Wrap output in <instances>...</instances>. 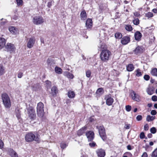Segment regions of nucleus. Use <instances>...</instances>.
<instances>
[{
	"label": "nucleus",
	"mask_w": 157,
	"mask_h": 157,
	"mask_svg": "<svg viewBox=\"0 0 157 157\" xmlns=\"http://www.w3.org/2000/svg\"><path fill=\"white\" fill-rule=\"evenodd\" d=\"M104 93L103 89L102 88H98L96 91V93L99 95H101Z\"/></svg>",
	"instance_id": "nucleus-32"
},
{
	"label": "nucleus",
	"mask_w": 157,
	"mask_h": 157,
	"mask_svg": "<svg viewBox=\"0 0 157 157\" xmlns=\"http://www.w3.org/2000/svg\"><path fill=\"white\" fill-rule=\"evenodd\" d=\"M152 100L154 101H157V96L155 95L153 96L151 98Z\"/></svg>",
	"instance_id": "nucleus-51"
},
{
	"label": "nucleus",
	"mask_w": 157,
	"mask_h": 157,
	"mask_svg": "<svg viewBox=\"0 0 157 157\" xmlns=\"http://www.w3.org/2000/svg\"><path fill=\"white\" fill-rule=\"evenodd\" d=\"M2 99L5 107L7 108H10L11 105L10 98L6 93H3L1 95Z\"/></svg>",
	"instance_id": "nucleus-3"
},
{
	"label": "nucleus",
	"mask_w": 157,
	"mask_h": 157,
	"mask_svg": "<svg viewBox=\"0 0 157 157\" xmlns=\"http://www.w3.org/2000/svg\"><path fill=\"white\" fill-rule=\"evenodd\" d=\"M16 2L18 6L22 5L23 1L22 0H16Z\"/></svg>",
	"instance_id": "nucleus-48"
},
{
	"label": "nucleus",
	"mask_w": 157,
	"mask_h": 157,
	"mask_svg": "<svg viewBox=\"0 0 157 157\" xmlns=\"http://www.w3.org/2000/svg\"><path fill=\"white\" fill-rule=\"evenodd\" d=\"M105 99L106 100V104L107 105H111L112 104L113 102V99L111 98L110 95L106 96Z\"/></svg>",
	"instance_id": "nucleus-11"
},
{
	"label": "nucleus",
	"mask_w": 157,
	"mask_h": 157,
	"mask_svg": "<svg viewBox=\"0 0 157 157\" xmlns=\"http://www.w3.org/2000/svg\"><path fill=\"white\" fill-rule=\"evenodd\" d=\"M86 129V127L84 126L80 130H78L77 132V135L79 136L82 135L84 133H85V131Z\"/></svg>",
	"instance_id": "nucleus-21"
},
{
	"label": "nucleus",
	"mask_w": 157,
	"mask_h": 157,
	"mask_svg": "<svg viewBox=\"0 0 157 157\" xmlns=\"http://www.w3.org/2000/svg\"><path fill=\"white\" fill-rule=\"evenodd\" d=\"M150 131L151 133L155 134L156 132V129L155 127H153L150 129Z\"/></svg>",
	"instance_id": "nucleus-42"
},
{
	"label": "nucleus",
	"mask_w": 157,
	"mask_h": 157,
	"mask_svg": "<svg viewBox=\"0 0 157 157\" xmlns=\"http://www.w3.org/2000/svg\"><path fill=\"white\" fill-rule=\"evenodd\" d=\"M127 148L128 150H131L132 149L130 145H128L127 146Z\"/></svg>",
	"instance_id": "nucleus-63"
},
{
	"label": "nucleus",
	"mask_w": 157,
	"mask_h": 157,
	"mask_svg": "<svg viewBox=\"0 0 157 157\" xmlns=\"http://www.w3.org/2000/svg\"><path fill=\"white\" fill-rule=\"evenodd\" d=\"M125 154L128 156V157H132V155L130 152H127L125 153Z\"/></svg>",
	"instance_id": "nucleus-58"
},
{
	"label": "nucleus",
	"mask_w": 157,
	"mask_h": 157,
	"mask_svg": "<svg viewBox=\"0 0 157 157\" xmlns=\"http://www.w3.org/2000/svg\"><path fill=\"white\" fill-rule=\"evenodd\" d=\"M6 44V40L2 37H0V49L2 48Z\"/></svg>",
	"instance_id": "nucleus-23"
},
{
	"label": "nucleus",
	"mask_w": 157,
	"mask_h": 157,
	"mask_svg": "<svg viewBox=\"0 0 157 157\" xmlns=\"http://www.w3.org/2000/svg\"><path fill=\"white\" fill-rule=\"evenodd\" d=\"M127 70L128 71H131L134 69V67L132 64H129L127 66Z\"/></svg>",
	"instance_id": "nucleus-26"
},
{
	"label": "nucleus",
	"mask_w": 157,
	"mask_h": 157,
	"mask_svg": "<svg viewBox=\"0 0 157 157\" xmlns=\"http://www.w3.org/2000/svg\"><path fill=\"white\" fill-rule=\"evenodd\" d=\"M151 74L153 76H157V69L154 68L152 69L151 71Z\"/></svg>",
	"instance_id": "nucleus-35"
},
{
	"label": "nucleus",
	"mask_w": 157,
	"mask_h": 157,
	"mask_svg": "<svg viewBox=\"0 0 157 157\" xmlns=\"http://www.w3.org/2000/svg\"><path fill=\"white\" fill-rule=\"evenodd\" d=\"M157 156V148L153 152L151 157H156Z\"/></svg>",
	"instance_id": "nucleus-40"
},
{
	"label": "nucleus",
	"mask_w": 157,
	"mask_h": 157,
	"mask_svg": "<svg viewBox=\"0 0 157 157\" xmlns=\"http://www.w3.org/2000/svg\"><path fill=\"white\" fill-rule=\"evenodd\" d=\"M66 76L69 78L72 79L74 78L73 75L68 72H65Z\"/></svg>",
	"instance_id": "nucleus-33"
},
{
	"label": "nucleus",
	"mask_w": 157,
	"mask_h": 157,
	"mask_svg": "<svg viewBox=\"0 0 157 157\" xmlns=\"http://www.w3.org/2000/svg\"><path fill=\"white\" fill-rule=\"evenodd\" d=\"M6 48L8 51H10L11 52L13 51L15 49L14 45L11 43H7L6 45Z\"/></svg>",
	"instance_id": "nucleus-12"
},
{
	"label": "nucleus",
	"mask_w": 157,
	"mask_h": 157,
	"mask_svg": "<svg viewBox=\"0 0 157 157\" xmlns=\"http://www.w3.org/2000/svg\"><path fill=\"white\" fill-rule=\"evenodd\" d=\"M64 68L66 70L69 71L70 70V66L69 65H66L65 67H64Z\"/></svg>",
	"instance_id": "nucleus-60"
},
{
	"label": "nucleus",
	"mask_w": 157,
	"mask_h": 157,
	"mask_svg": "<svg viewBox=\"0 0 157 157\" xmlns=\"http://www.w3.org/2000/svg\"><path fill=\"white\" fill-rule=\"evenodd\" d=\"M111 52L107 49L102 50L100 54L101 60L104 62H107L110 58Z\"/></svg>",
	"instance_id": "nucleus-2"
},
{
	"label": "nucleus",
	"mask_w": 157,
	"mask_h": 157,
	"mask_svg": "<svg viewBox=\"0 0 157 157\" xmlns=\"http://www.w3.org/2000/svg\"><path fill=\"white\" fill-rule=\"evenodd\" d=\"M136 75L137 77H140L142 75L141 72L140 71V70L139 69H137L136 71Z\"/></svg>",
	"instance_id": "nucleus-39"
},
{
	"label": "nucleus",
	"mask_w": 157,
	"mask_h": 157,
	"mask_svg": "<svg viewBox=\"0 0 157 157\" xmlns=\"http://www.w3.org/2000/svg\"><path fill=\"white\" fill-rule=\"evenodd\" d=\"M37 115L40 117H42L44 116V104L41 102L38 103L37 106Z\"/></svg>",
	"instance_id": "nucleus-4"
},
{
	"label": "nucleus",
	"mask_w": 157,
	"mask_h": 157,
	"mask_svg": "<svg viewBox=\"0 0 157 157\" xmlns=\"http://www.w3.org/2000/svg\"><path fill=\"white\" fill-rule=\"evenodd\" d=\"M6 72L5 68L4 66L1 64H0V76L3 75Z\"/></svg>",
	"instance_id": "nucleus-24"
},
{
	"label": "nucleus",
	"mask_w": 157,
	"mask_h": 157,
	"mask_svg": "<svg viewBox=\"0 0 157 157\" xmlns=\"http://www.w3.org/2000/svg\"><path fill=\"white\" fill-rule=\"evenodd\" d=\"M134 15L136 17H138L140 15V14L137 12L134 13Z\"/></svg>",
	"instance_id": "nucleus-62"
},
{
	"label": "nucleus",
	"mask_w": 157,
	"mask_h": 157,
	"mask_svg": "<svg viewBox=\"0 0 157 157\" xmlns=\"http://www.w3.org/2000/svg\"><path fill=\"white\" fill-rule=\"evenodd\" d=\"M4 146V143L0 139V149H2Z\"/></svg>",
	"instance_id": "nucleus-56"
},
{
	"label": "nucleus",
	"mask_w": 157,
	"mask_h": 157,
	"mask_svg": "<svg viewBox=\"0 0 157 157\" xmlns=\"http://www.w3.org/2000/svg\"><path fill=\"white\" fill-rule=\"evenodd\" d=\"M20 113L21 111L19 109H17V110H16V116L18 118V119L20 118Z\"/></svg>",
	"instance_id": "nucleus-37"
},
{
	"label": "nucleus",
	"mask_w": 157,
	"mask_h": 157,
	"mask_svg": "<svg viewBox=\"0 0 157 157\" xmlns=\"http://www.w3.org/2000/svg\"><path fill=\"white\" fill-rule=\"evenodd\" d=\"M9 154L12 157H18L17 153L13 149L9 148L8 150Z\"/></svg>",
	"instance_id": "nucleus-16"
},
{
	"label": "nucleus",
	"mask_w": 157,
	"mask_h": 157,
	"mask_svg": "<svg viewBox=\"0 0 157 157\" xmlns=\"http://www.w3.org/2000/svg\"><path fill=\"white\" fill-rule=\"evenodd\" d=\"M142 116L140 115H138L136 117V119L137 121H140L142 120Z\"/></svg>",
	"instance_id": "nucleus-50"
},
{
	"label": "nucleus",
	"mask_w": 157,
	"mask_h": 157,
	"mask_svg": "<svg viewBox=\"0 0 157 157\" xmlns=\"http://www.w3.org/2000/svg\"><path fill=\"white\" fill-rule=\"evenodd\" d=\"M39 135L37 134L36 135L32 132H30L27 133L25 136V139L26 142H32L33 141H35L39 142L40 141Z\"/></svg>",
	"instance_id": "nucleus-1"
},
{
	"label": "nucleus",
	"mask_w": 157,
	"mask_h": 157,
	"mask_svg": "<svg viewBox=\"0 0 157 157\" xmlns=\"http://www.w3.org/2000/svg\"><path fill=\"white\" fill-rule=\"evenodd\" d=\"M67 146V145L64 142H62L60 144V147L63 149L66 148Z\"/></svg>",
	"instance_id": "nucleus-38"
},
{
	"label": "nucleus",
	"mask_w": 157,
	"mask_h": 157,
	"mask_svg": "<svg viewBox=\"0 0 157 157\" xmlns=\"http://www.w3.org/2000/svg\"><path fill=\"white\" fill-rule=\"evenodd\" d=\"M141 33L139 31H136L134 34V37L136 40L140 41L141 37H142Z\"/></svg>",
	"instance_id": "nucleus-17"
},
{
	"label": "nucleus",
	"mask_w": 157,
	"mask_h": 157,
	"mask_svg": "<svg viewBox=\"0 0 157 157\" xmlns=\"http://www.w3.org/2000/svg\"><path fill=\"white\" fill-rule=\"evenodd\" d=\"M27 113L29 117L31 120H34L36 118V114L35 110L31 106L29 107L27 109Z\"/></svg>",
	"instance_id": "nucleus-6"
},
{
	"label": "nucleus",
	"mask_w": 157,
	"mask_h": 157,
	"mask_svg": "<svg viewBox=\"0 0 157 157\" xmlns=\"http://www.w3.org/2000/svg\"><path fill=\"white\" fill-rule=\"evenodd\" d=\"M47 63L48 65V67L50 69L52 68V67H54V63L50 59H48L47 61Z\"/></svg>",
	"instance_id": "nucleus-18"
},
{
	"label": "nucleus",
	"mask_w": 157,
	"mask_h": 157,
	"mask_svg": "<svg viewBox=\"0 0 157 157\" xmlns=\"http://www.w3.org/2000/svg\"><path fill=\"white\" fill-rule=\"evenodd\" d=\"M144 78L146 80L148 81L150 79V76L148 75H144Z\"/></svg>",
	"instance_id": "nucleus-52"
},
{
	"label": "nucleus",
	"mask_w": 157,
	"mask_h": 157,
	"mask_svg": "<svg viewBox=\"0 0 157 157\" xmlns=\"http://www.w3.org/2000/svg\"><path fill=\"white\" fill-rule=\"evenodd\" d=\"M86 136L89 141L93 140L94 138V133L92 131H89L86 133Z\"/></svg>",
	"instance_id": "nucleus-9"
},
{
	"label": "nucleus",
	"mask_w": 157,
	"mask_h": 157,
	"mask_svg": "<svg viewBox=\"0 0 157 157\" xmlns=\"http://www.w3.org/2000/svg\"><path fill=\"white\" fill-rule=\"evenodd\" d=\"M155 88L152 86H149L146 90L147 94L150 95L152 94L154 92Z\"/></svg>",
	"instance_id": "nucleus-15"
},
{
	"label": "nucleus",
	"mask_w": 157,
	"mask_h": 157,
	"mask_svg": "<svg viewBox=\"0 0 157 157\" xmlns=\"http://www.w3.org/2000/svg\"><path fill=\"white\" fill-rule=\"evenodd\" d=\"M131 127V125L129 124H125L124 128L126 129H128Z\"/></svg>",
	"instance_id": "nucleus-55"
},
{
	"label": "nucleus",
	"mask_w": 157,
	"mask_h": 157,
	"mask_svg": "<svg viewBox=\"0 0 157 157\" xmlns=\"http://www.w3.org/2000/svg\"><path fill=\"white\" fill-rule=\"evenodd\" d=\"M23 76V73L21 72H19L17 74V77L19 78H21Z\"/></svg>",
	"instance_id": "nucleus-54"
},
{
	"label": "nucleus",
	"mask_w": 157,
	"mask_h": 157,
	"mask_svg": "<svg viewBox=\"0 0 157 157\" xmlns=\"http://www.w3.org/2000/svg\"><path fill=\"white\" fill-rule=\"evenodd\" d=\"M96 152L98 157H104L105 155V150L102 149H98Z\"/></svg>",
	"instance_id": "nucleus-13"
},
{
	"label": "nucleus",
	"mask_w": 157,
	"mask_h": 157,
	"mask_svg": "<svg viewBox=\"0 0 157 157\" xmlns=\"http://www.w3.org/2000/svg\"><path fill=\"white\" fill-rule=\"evenodd\" d=\"M125 29L128 31H131L132 29L131 26L128 25H125Z\"/></svg>",
	"instance_id": "nucleus-36"
},
{
	"label": "nucleus",
	"mask_w": 157,
	"mask_h": 157,
	"mask_svg": "<svg viewBox=\"0 0 157 157\" xmlns=\"http://www.w3.org/2000/svg\"><path fill=\"white\" fill-rule=\"evenodd\" d=\"M35 39L34 37L30 38L28 41L27 47L29 48H30L33 47L35 43Z\"/></svg>",
	"instance_id": "nucleus-10"
},
{
	"label": "nucleus",
	"mask_w": 157,
	"mask_h": 157,
	"mask_svg": "<svg viewBox=\"0 0 157 157\" xmlns=\"http://www.w3.org/2000/svg\"><path fill=\"white\" fill-rule=\"evenodd\" d=\"M67 94L68 97L71 98H74L75 96V92L73 91L70 90L68 92Z\"/></svg>",
	"instance_id": "nucleus-27"
},
{
	"label": "nucleus",
	"mask_w": 157,
	"mask_h": 157,
	"mask_svg": "<svg viewBox=\"0 0 157 157\" xmlns=\"http://www.w3.org/2000/svg\"><path fill=\"white\" fill-rule=\"evenodd\" d=\"M91 74V72L90 70H88L86 71V76L87 77H90V76Z\"/></svg>",
	"instance_id": "nucleus-46"
},
{
	"label": "nucleus",
	"mask_w": 157,
	"mask_h": 157,
	"mask_svg": "<svg viewBox=\"0 0 157 157\" xmlns=\"http://www.w3.org/2000/svg\"><path fill=\"white\" fill-rule=\"evenodd\" d=\"M3 20V18H2V19H1V20H0V25H4L5 23H6V20L5 19L4 20L5 21H3V22H1L2 21V20Z\"/></svg>",
	"instance_id": "nucleus-59"
},
{
	"label": "nucleus",
	"mask_w": 157,
	"mask_h": 157,
	"mask_svg": "<svg viewBox=\"0 0 157 157\" xmlns=\"http://www.w3.org/2000/svg\"><path fill=\"white\" fill-rule=\"evenodd\" d=\"M135 53L138 54L142 52V49L141 47H137L134 50Z\"/></svg>",
	"instance_id": "nucleus-29"
},
{
	"label": "nucleus",
	"mask_w": 157,
	"mask_h": 157,
	"mask_svg": "<svg viewBox=\"0 0 157 157\" xmlns=\"http://www.w3.org/2000/svg\"><path fill=\"white\" fill-rule=\"evenodd\" d=\"M96 128L98 129L99 135L103 141L106 140L107 137L104 127L103 126H97Z\"/></svg>",
	"instance_id": "nucleus-5"
},
{
	"label": "nucleus",
	"mask_w": 157,
	"mask_h": 157,
	"mask_svg": "<svg viewBox=\"0 0 157 157\" xmlns=\"http://www.w3.org/2000/svg\"><path fill=\"white\" fill-rule=\"evenodd\" d=\"M33 23L35 25H39L43 24L44 22V19L41 16H37L33 17Z\"/></svg>",
	"instance_id": "nucleus-8"
},
{
	"label": "nucleus",
	"mask_w": 157,
	"mask_h": 157,
	"mask_svg": "<svg viewBox=\"0 0 157 157\" xmlns=\"http://www.w3.org/2000/svg\"><path fill=\"white\" fill-rule=\"evenodd\" d=\"M133 23L134 25H138L139 24V21L138 18L135 19L133 20Z\"/></svg>",
	"instance_id": "nucleus-44"
},
{
	"label": "nucleus",
	"mask_w": 157,
	"mask_h": 157,
	"mask_svg": "<svg viewBox=\"0 0 157 157\" xmlns=\"http://www.w3.org/2000/svg\"><path fill=\"white\" fill-rule=\"evenodd\" d=\"M149 129V126L147 124H145L144 126V129L145 131H147Z\"/></svg>",
	"instance_id": "nucleus-53"
},
{
	"label": "nucleus",
	"mask_w": 157,
	"mask_h": 157,
	"mask_svg": "<svg viewBox=\"0 0 157 157\" xmlns=\"http://www.w3.org/2000/svg\"><path fill=\"white\" fill-rule=\"evenodd\" d=\"M130 41V38L128 36L123 37L121 39V43L123 45H126Z\"/></svg>",
	"instance_id": "nucleus-14"
},
{
	"label": "nucleus",
	"mask_w": 157,
	"mask_h": 157,
	"mask_svg": "<svg viewBox=\"0 0 157 157\" xmlns=\"http://www.w3.org/2000/svg\"><path fill=\"white\" fill-rule=\"evenodd\" d=\"M55 72L59 74H61L62 72V69L58 67H56L55 69Z\"/></svg>",
	"instance_id": "nucleus-30"
},
{
	"label": "nucleus",
	"mask_w": 157,
	"mask_h": 157,
	"mask_svg": "<svg viewBox=\"0 0 157 157\" xmlns=\"http://www.w3.org/2000/svg\"><path fill=\"white\" fill-rule=\"evenodd\" d=\"M131 106L129 105H127L125 106V109L126 111L129 112L131 109Z\"/></svg>",
	"instance_id": "nucleus-45"
},
{
	"label": "nucleus",
	"mask_w": 157,
	"mask_h": 157,
	"mask_svg": "<svg viewBox=\"0 0 157 157\" xmlns=\"http://www.w3.org/2000/svg\"><path fill=\"white\" fill-rule=\"evenodd\" d=\"M57 92V88L55 86H53L51 89V94L54 96L55 95Z\"/></svg>",
	"instance_id": "nucleus-25"
},
{
	"label": "nucleus",
	"mask_w": 157,
	"mask_h": 157,
	"mask_svg": "<svg viewBox=\"0 0 157 157\" xmlns=\"http://www.w3.org/2000/svg\"><path fill=\"white\" fill-rule=\"evenodd\" d=\"M89 145L91 147H94L96 145V143L94 142H92L89 143Z\"/></svg>",
	"instance_id": "nucleus-49"
},
{
	"label": "nucleus",
	"mask_w": 157,
	"mask_h": 157,
	"mask_svg": "<svg viewBox=\"0 0 157 157\" xmlns=\"http://www.w3.org/2000/svg\"><path fill=\"white\" fill-rule=\"evenodd\" d=\"M122 34L119 32L116 33L115 34V36L116 39H120L122 38Z\"/></svg>",
	"instance_id": "nucleus-34"
},
{
	"label": "nucleus",
	"mask_w": 157,
	"mask_h": 157,
	"mask_svg": "<svg viewBox=\"0 0 157 157\" xmlns=\"http://www.w3.org/2000/svg\"><path fill=\"white\" fill-rule=\"evenodd\" d=\"M147 155L146 152H144L142 155L141 157H147Z\"/></svg>",
	"instance_id": "nucleus-61"
},
{
	"label": "nucleus",
	"mask_w": 157,
	"mask_h": 157,
	"mask_svg": "<svg viewBox=\"0 0 157 157\" xmlns=\"http://www.w3.org/2000/svg\"><path fill=\"white\" fill-rule=\"evenodd\" d=\"M155 118V116H151L150 115H148L146 117V121L148 122H150L153 121Z\"/></svg>",
	"instance_id": "nucleus-28"
},
{
	"label": "nucleus",
	"mask_w": 157,
	"mask_h": 157,
	"mask_svg": "<svg viewBox=\"0 0 157 157\" xmlns=\"http://www.w3.org/2000/svg\"><path fill=\"white\" fill-rule=\"evenodd\" d=\"M45 83L46 85V86L48 87H50L51 86V82L48 80L45 81Z\"/></svg>",
	"instance_id": "nucleus-41"
},
{
	"label": "nucleus",
	"mask_w": 157,
	"mask_h": 157,
	"mask_svg": "<svg viewBox=\"0 0 157 157\" xmlns=\"http://www.w3.org/2000/svg\"><path fill=\"white\" fill-rule=\"evenodd\" d=\"M106 45L105 44L101 42L98 45V47L101 49H104L105 48Z\"/></svg>",
	"instance_id": "nucleus-31"
},
{
	"label": "nucleus",
	"mask_w": 157,
	"mask_h": 157,
	"mask_svg": "<svg viewBox=\"0 0 157 157\" xmlns=\"http://www.w3.org/2000/svg\"><path fill=\"white\" fill-rule=\"evenodd\" d=\"M130 96L132 99L134 101L139 102L140 101L141 98L140 96L138 94H136L135 91L131 90L130 93Z\"/></svg>",
	"instance_id": "nucleus-7"
},
{
	"label": "nucleus",
	"mask_w": 157,
	"mask_h": 157,
	"mask_svg": "<svg viewBox=\"0 0 157 157\" xmlns=\"http://www.w3.org/2000/svg\"><path fill=\"white\" fill-rule=\"evenodd\" d=\"M86 25L87 29L91 28L92 25V20L90 19H87L86 21Z\"/></svg>",
	"instance_id": "nucleus-19"
},
{
	"label": "nucleus",
	"mask_w": 157,
	"mask_h": 157,
	"mask_svg": "<svg viewBox=\"0 0 157 157\" xmlns=\"http://www.w3.org/2000/svg\"><path fill=\"white\" fill-rule=\"evenodd\" d=\"M152 136V135L151 133H149L147 135V137L148 138H151Z\"/></svg>",
	"instance_id": "nucleus-64"
},
{
	"label": "nucleus",
	"mask_w": 157,
	"mask_h": 157,
	"mask_svg": "<svg viewBox=\"0 0 157 157\" xmlns=\"http://www.w3.org/2000/svg\"><path fill=\"white\" fill-rule=\"evenodd\" d=\"M140 138L141 139H143L144 138H145V139H147V137H145V136L144 135V132H142L140 133Z\"/></svg>",
	"instance_id": "nucleus-47"
},
{
	"label": "nucleus",
	"mask_w": 157,
	"mask_h": 157,
	"mask_svg": "<svg viewBox=\"0 0 157 157\" xmlns=\"http://www.w3.org/2000/svg\"><path fill=\"white\" fill-rule=\"evenodd\" d=\"M80 18L82 20H85L86 19V13L85 10L82 11L80 15Z\"/></svg>",
	"instance_id": "nucleus-22"
},
{
	"label": "nucleus",
	"mask_w": 157,
	"mask_h": 157,
	"mask_svg": "<svg viewBox=\"0 0 157 157\" xmlns=\"http://www.w3.org/2000/svg\"><path fill=\"white\" fill-rule=\"evenodd\" d=\"M157 113V112L156 110H153L151 111V114L153 115H155Z\"/></svg>",
	"instance_id": "nucleus-57"
},
{
	"label": "nucleus",
	"mask_w": 157,
	"mask_h": 157,
	"mask_svg": "<svg viewBox=\"0 0 157 157\" xmlns=\"http://www.w3.org/2000/svg\"><path fill=\"white\" fill-rule=\"evenodd\" d=\"M146 16L148 17H151L153 16V15L152 13L149 12L146 14Z\"/></svg>",
	"instance_id": "nucleus-43"
},
{
	"label": "nucleus",
	"mask_w": 157,
	"mask_h": 157,
	"mask_svg": "<svg viewBox=\"0 0 157 157\" xmlns=\"http://www.w3.org/2000/svg\"><path fill=\"white\" fill-rule=\"evenodd\" d=\"M9 29L11 33L14 34H16L18 33V31L17 29L14 27L11 26L10 27Z\"/></svg>",
	"instance_id": "nucleus-20"
}]
</instances>
